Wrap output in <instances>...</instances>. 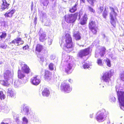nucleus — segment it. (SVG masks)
Returning a JSON list of instances; mask_svg holds the SVG:
<instances>
[{"label": "nucleus", "instance_id": "nucleus-1", "mask_svg": "<svg viewBox=\"0 0 124 124\" xmlns=\"http://www.w3.org/2000/svg\"><path fill=\"white\" fill-rule=\"evenodd\" d=\"M65 37L66 45V46L64 47V49L68 53H69L72 50L73 44L72 38L70 35L68 33L66 34Z\"/></svg>", "mask_w": 124, "mask_h": 124}, {"label": "nucleus", "instance_id": "nucleus-2", "mask_svg": "<svg viewBox=\"0 0 124 124\" xmlns=\"http://www.w3.org/2000/svg\"><path fill=\"white\" fill-rule=\"evenodd\" d=\"M108 113L105 109H103L98 111L96 114V119L99 122L103 121L105 119Z\"/></svg>", "mask_w": 124, "mask_h": 124}, {"label": "nucleus", "instance_id": "nucleus-3", "mask_svg": "<svg viewBox=\"0 0 124 124\" xmlns=\"http://www.w3.org/2000/svg\"><path fill=\"white\" fill-rule=\"evenodd\" d=\"M12 77L11 73L10 71L8 70H6L4 73V77L6 80H0V83L5 86H8L9 85V83L8 82V81Z\"/></svg>", "mask_w": 124, "mask_h": 124}, {"label": "nucleus", "instance_id": "nucleus-4", "mask_svg": "<svg viewBox=\"0 0 124 124\" xmlns=\"http://www.w3.org/2000/svg\"><path fill=\"white\" fill-rule=\"evenodd\" d=\"M118 101L120 103V107L121 109L124 110V92L121 91H117L116 86Z\"/></svg>", "mask_w": 124, "mask_h": 124}, {"label": "nucleus", "instance_id": "nucleus-5", "mask_svg": "<svg viewBox=\"0 0 124 124\" xmlns=\"http://www.w3.org/2000/svg\"><path fill=\"white\" fill-rule=\"evenodd\" d=\"M78 14V13H76L74 14L66 15L64 17L65 20L68 23H73L76 20Z\"/></svg>", "mask_w": 124, "mask_h": 124}, {"label": "nucleus", "instance_id": "nucleus-6", "mask_svg": "<svg viewBox=\"0 0 124 124\" xmlns=\"http://www.w3.org/2000/svg\"><path fill=\"white\" fill-rule=\"evenodd\" d=\"M111 12L110 13V23L114 27L116 26V21L115 19H116V16L117 14L115 11L114 8L111 7H110Z\"/></svg>", "mask_w": 124, "mask_h": 124}, {"label": "nucleus", "instance_id": "nucleus-7", "mask_svg": "<svg viewBox=\"0 0 124 124\" xmlns=\"http://www.w3.org/2000/svg\"><path fill=\"white\" fill-rule=\"evenodd\" d=\"M72 88L67 84L63 82L61 86V90L66 93H69L72 90Z\"/></svg>", "mask_w": 124, "mask_h": 124}, {"label": "nucleus", "instance_id": "nucleus-8", "mask_svg": "<svg viewBox=\"0 0 124 124\" xmlns=\"http://www.w3.org/2000/svg\"><path fill=\"white\" fill-rule=\"evenodd\" d=\"M90 47L80 50L78 54V55L80 58L85 56L89 54L90 52Z\"/></svg>", "mask_w": 124, "mask_h": 124}, {"label": "nucleus", "instance_id": "nucleus-9", "mask_svg": "<svg viewBox=\"0 0 124 124\" xmlns=\"http://www.w3.org/2000/svg\"><path fill=\"white\" fill-rule=\"evenodd\" d=\"M109 76V73L108 72H106L103 73V76L102 77L103 81L106 83L108 85V83L110 80Z\"/></svg>", "mask_w": 124, "mask_h": 124}, {"label": "nucleus", "instance_id": "nucleus-10", "mask_svg": "<svg viewBox=\"0 0 124 124\" xmlns=\"http://www.w3.org/2000/svg\"><path fill=\"white\" fill-rule=\"evenodd\" d=\"M67 64L66 65L65 70L66 72L68 74L70 73L71 72V69L72 67V65L70 62V61L66 60Z\"/></svg>", "mask_w": 124, "mask_h": 124}, {"label": "nucleus", "instance_id": "nucleus-11", "mask_svg": "<svg viewBox=\"0 0 124 124\" xmlns=\"http://www.w3.org/2000/svg\"><path fill=\"white\" fill-rule=\"evenodd\" d=\"M31 83L33 85H37L40 83L41 80L38 76L32 78L31 79Z\"/></svg>", "mask_w": 124, "mask_h": 124}, {"label": "nucleus", "instance_id": "nucleus-12", "mask_svg": "<svg viewBox=\"0 0 124 124\" xmlns=\"http://www.w3.org/2000/svg\"><path fill=\"white\" fill-rule=\"evenodd\" d=\"M2 2V4H1V8L0 9V11H2L6 9H8L9 5V4L7 3L6 0H3Z\"/></svg>", "mask_w": 124, "mask_h": 124}, {"label": "nucleus", "instance_id": "nucleus-13", "mask_svg": "<svg viewBox=\"0 0 124 124\" xmlns=\"http://www.w3.org/2000/svg\"><path fill=\"white\" fill-rule=\"evenodd\" d=\"M21 66L22 70L23 72L27 74H28L30 73V69L26 64H22Z\"/></svg>", "mask_w": 124, "mask_h": 124}, {"label": "nucleus", "instance_id": "nucleus-14", "mask_svg": "<svg viewBox=\"0 0 124 124\" xmlns=\"http://www.w3.org/2000/svg\"><path fill=\"white\" fill-rule=\"evenodd\" d=\"M39 39L40 41L42 42L44 41L47 39L46 35L45 32H41V31H40L39 33Z\"/></svg>", "mask_w": 124, "mask_h": 124}, {"label": "nucleus", "instance_id": "nucleus-15", "mask_svg": "<svg viewBox=\"0 0 124 124\" xmlns=\"http://www.w3.org/2000/svg\"><path fill=\"white\" fill-rule=\"evenodd\" d=\"M52 73L48 71H46L45 72V78L46 80L49 81L51 79Z\"/></svg>", "mask_w": 124, "mask_h": 124}, {"label": "nucleus", "instance_id": "nucleus-16", "mask_svg": "<svg viewBox=\"0 0 124 124\" xmlns=\"http://www.w3.org/2000/svg\"><path fill=\"white\" fill-rule=\"evenodd\" d=\"M73 36L75 39L76 40H79L81 39V34L78 31L75 32L73 33Z\"/></svg>", "mask_w": 124, "mask_h": 124}, {"label": "nucleus", "instance_id": "nucleus-17", "mask_svg": "<svg viewBox=\"0 0 124 124\" xmlns=\"http://www.w3.org/2000/svg\"><path fill=\"white\" fill-rule=\"evenodd\" d=\"M15 12V11L14 10H9L6 13L5 15L6 17H11L13 15L14 13Z\"/></svg>", "mask_w": 124, "mask_h": 124}, {"label": "nucleus", "instance_id": "nucleus-18", "mask_svg": "<svg viewBox=\"0 0 124 124\" xmlns=\"http://www.w3.org/2000/svg\"><path fill=\"white\" fill-rule=\"evenodd\" d=\"M8 93L11 97L14 98L15 97V91L14 90L12 89L11 88L8 89Z\"/></svg>", "mask_w": 124, "mask_h": 124}, {"label": "nucleus", "instance_id": "nucleus-19", "mask_svg": "<svg viewBox=\"0 0 124 124\" xmlns=\"http://www.w3.org/2000/svg\"><path fill=\"white\" fill-rule=\"evenodd\" d=\"M21 40V38H19L15 39L14 40L12 41L11 42H10V43L14 44L16 46H19L20 41Z\"/></svg>", "mask_w": 124, "mask_h": 124}, {"label": "nucleus", "instance_id": "nucleus-20", "mask_svg": "<svg viewBox=\"0 0 124 124\" xmlns=\"http://www.w3.org/2000/svg\"><path fill=\"white\" fill-rule=\"evenodd\" d=\"M78 5V3L77 2L72 7V8L69 10V11L71 13H73L75 12L77 9Z\"/></svg>", "mask_w": 124, "mask_h": 124}, {"label": "nucleus", "instance_id": "nucleus-21", "mask_svg": "<svg viewBox=\"0 0 124 124\" xmlns=\"http://www.w3.org/2000/svg\"><path fill=\"white\" fill-rule=\"evenodd\" d=\"M87 19V16L85 14L81 20L80 24L82 25L85 24L86 23Z\"/></svg>", "mask_w": 124, "mask_h": 124}, {"label": "nucleus", "instance_id": "nucleus-22", "mask_svg": "<svg viewBox=\"0 0 124 124\" xmlns=\"http://www.w3.org/2000/svg\"><path fill=\"white\" fill-rule=\"evenodd\" d=\"M42 94L43 96H48L49 95V91L47 88H45L42 92Z\"/></svg>", "mask_w": 124, "mask_h": 124}, {"label": "nucleus", "instance_id": "nucleus-23", "mask_svg": "<svg viewBox=\"0 0 124 124\" xmlns=\"http://www.w3.org/2000/svg\"><path fill=\"white\" fill-rule=\"evenodd\" d=\"M7 35L6 33L5 32H0V41L5 39Z\"/></svg>", "mask_w": 124, "mask_h": 124}, {"label": "nucleus", "instance_id": "nucleus-24", "mask_svg": "<svg viewBox=\"0 0 124 124\" xmlns=\"http://www.w3.org/2000/svg\"><path fill=\"white\" fill-rule=\"evenodd\" d=\"M89 26V28H92L97 27L94 21H90Z\"/></svg>", "mask_w": 124, "mask_h": 124}, {"label": "nucleus", "instance_id": "nucleus-25", "mask_svg": "<svg viewBox=\"0 0 124 124\" xmlns=\"http://www.w3.org/2000/svg\"><path fill=\"white\" fill-rule=\"evenodd\" d=\"M18 78L21 79H22L25 77V75L21 72L20 70H18Z\"/></svg>", "mask_w": 124, "mask_h": 124}, {"label": "nucleus", "instance_id": "nucleus-26", "mask_svg": "<svg viewBox=\"0 0 124 124\" xmlns=\"http://www.w3.org/2000/svg\"><path fill=\"white\" fill-rule=\"evenodd\" d=\"M42 49V46L39 44L37 45L36 47V50L39 52H40Z\"/></svg>", "mask_w": 124, "mask_h": 124}, {"label": "nucleus", "instance_id": "nucleus-27", "mask_svg": "<svg viewBox=\"0 0 124 124\" xmlns=\"http://www.w3.org/2000/svg\"><path fill=\"white\" fill-rule=\"evenodd\" d=\"M29 111V108L28 106H25L23 109V112L25 115H28Z\"/></svg>", "mask_w": 124, "mask_h": 124}, {"label": "nucleus", "instance_id": "nucleus-28", "mask_svg": "<svg viewBox=\"0 0 124 124\" xmlns=\"http://www.w3.org/2000/svg\"><path fill=\"white\" fill-rule=\"evenodd\" d=\"M7 46L5 43V42L3 43L1 42H0V48L5 49L7 48Z\"/></svg>", "mask_w": 124, "mask_h": 124}, {"label": "nucleus", "instance_id": "nucleus-29", "mask_svg": "<svg viewBox=\"0 0 124 124\" xmlns=\"http://www.w3.org/2000/svg\"><path fill=\"white\" fill-rule=\"evenodd\" d=\"M104 61L108 67H110L111 66V64L110 61L109 59L107 58L106 59L104 60Z\"/></svg>", "mask_w": 124, "mask_h": 124}, {"label": "nucleus", "instance_id": "nucleus-30", "mask_svg": "<svg viewBox=\"0 0 124 124\" xmlns=\"http://www.w3.org/2000/svg\"><path fill=\"white\" fill-rule=\"evenodd\" d=\"M89 62H85L84 64H83V67L84 69H87L89 67Z\"/></svg>", "mask_w": 124, "mask_h": 124}, {"label": "nucleus", "instance_id": "nucleus-31", "mask_svg": "<svg viewBox=\"0 0 124 124\" xmlns=\"http://www.w3.org/2000/svg\"><path fill=\"white\" fill-rule=\"evenodd\" d=\"M41 2L44 6H46L48 3V0H41Z\"/></svg>", "mask_w": 124, "mask_h": 124}, {"label": "nucleus", "instance_id": "nucleus-32", "mask_svg": "<svg viewBox=\"0 0 124 124\" xmlns=\"http://www.w3.org/2000/svg\"><path fill=\"white\" fill-rule=\"evenodd\" d=\"M106 50V49L104 47L102 48L100 53V55L101 57L103 56L105 54Z\"/></svg>", "mask_w": 124, "mask_h": 124}, {"label": "nucleus", "instance_id": "nucleus-33", "mask_svg": "<svg viewBox=\"0 0 124 124\" xmlns=\"http://www.w3.org/2000/svg\"><path fill=\"white\" fill-rule=\"evenodd\" d=\"M42 22H45L46 21V13L44 12H42Z\"/></svg>", "mask_w": 124, "mask_h": 124}, {"label": "nucleus", "instance_id": "nucleus-34", "mask_svg": "<svg viewBox=\"0 0 124 124\" xmlns=\"http://www.w3.org/2000/svg\"><path fill=\"white\" fill-rule=\"evenodd\" d=\"M89 29L93 34H96L97 32V27H94V28Z\"/></svg>", "mask_w": 124, "mask_h": 124}, {"label": "nucleus", "instance_id": "nucleus-35", "mask_svg": "<svg viewBox=\"0 0 124 124\" xmlns=\"http://www.w3.org/2000/svg\"><path fill=\"white\" fill-rule=\"evenodd\" d=\"M120 77L121 80L124 82V70L120 74Z\"/></svg>", "mask_w": 124, "mask_h": 124}, {"label": "nucleus", "instance_id": "nucleus-36", "mask_svg": "<svg viewBox=\"0 0 124 124\" xmlns=\"http://www.w3.org/2000/svg\"><path fill=\"white\" fill-rule=\"evenodd\" d=\"M5 96V95L3 93V92H0V100H2L4 99Z\"/></svg>", "mask_w": 124, "mask_h": 124}, {"label": "nucleus", "instance_id": "nucleus-37", "mask_svg": "<svg viewBox=\"0 0 124 124\" xmlns=\"http://www.w3.org/2000/svg\"><path fill=\"white\" fill-rule=\"evenodd\" d=\"M97 62L98 64L100 66H102L103 65V64L102 63V60L100 59H98Z\"/></svg>", "mask_w": 124, "mask_h": 124}, {"label": "nucleus", "instance_id": "nucleus-38", "mask_svg": "<svg viewBox=\"0 0 124 124\" xmlns=\"http://www.w3.org/2000/svg\"><path fill=\"white\" fill-rule=\"evenodd\" d=\"M54 64L52 63H50L49 65V69L51 70H53L54 69Z\"/></svg>", "mask_w": 124, "mask_h": 124}, {"label": "nucleus", "instance_id": "nucleus-39", "mask_svg": "<svg viewBox=\"0 0 124 124\" xmlns=\"http://www.w3.org/2000/svg\"><path fill=\"white\" fill-rule=\"evenodd\" d=\"M88 9L91 12H92L93 13L95 12V10L92 8L90 6H88Z\"/></svg>", "mask_w": 124, "mask_h": 124}, {"label": "nucleus", "instance_id": "nucleus-40", "mask_svg": "<svg viewBox=\"0 0 124 124\" xmlns=\"http://www.w3.org/2000/svg\"><path fill=\"white\" fill-rule=\"evenodd\" d=\"M46 22H45V25L46 26H48L50 24V23L49 20L47 19L46 20Z\"/></svg>", "mask_w": 124, "mask_h": 124}, {"label": "nucleus", "instance_id": "nucleus-41", "mask_svg": "<svg viewBox=\"0 0 124 124\" xmlns=\"http://www.w3.org/2000/svg\"><path fill=\"white\" fill-rule=\"evenodd\" d=\"M47 40L48 41V43L49 45H50L52 44V40L50 38H48Z\"/></svg>", "mask_w": 124, "mask_h": 124}, {"label": "nucleus", "instance_id": "nucleus-42", "mask_svg": "<svg viewBox=\"0 0 124 124\" xmlns=\"http://www.w3.org/2000/svg\"><path fill=\"white\" fill-rule=\"evenodd\" d=\"M104 9V8L103 7H100L98 9V12L99 13H101L102 12Z\"/></svg>", "mask_w": 124, "mask_h": 124}, {"label": "nucleus", "instance_id": "nucleus-43", "mask_svg": "<svg viewBox=\"0 0 124 124\" xmlns=\"http://www.w3.org/2000/svg\"><path fill=\"white\" fill-rule=\"evenodd\" d=\"M107 11H104L103 14V16L104 18H106L107 16Z\"/></svg>", "mask_w": 124, "mask_h": 124}, {"label": "nucleus", "instance_id": "nucleus-44", "mask_svg": "<svg viewBox=\"0 0 124 124\" xmlns=\"http://www.w3.org/2000/svg\"><path fill=\"white\" fill-rule=\"evenodd\" d=\"M87 1L89 3L91 4L93 6L94 3V0H87Z\"/></svg>", "mask_w": 124, "mask_h": 124}, {"label": "nucleus", "instance_id": "nucleus-45", "mask_svg": "<svg viewBox=\"0 0 124 124\" xmlns=\"http://www.w3.org/2000/svg\"><path fill=\"white\" fill-rule=\"evenodd\" d=\"M23 123L25 124H27L28 122V120L27 119L24 117L23 119Z\"/></svg>", "mask_w": 124, "mask_h": 124}, {"label": "nucleus", "instance_id": "nucleus-46", "mask_svg": "<svg viewBox=\"0 0 124 124\" xmlns=\"http://www.w3.org/2000/svg\"><path fill=\"white\" fill-rule=\"evenodd\" d=\"M110 101L112 102H115L116 101V99L114 97H112L110 99Z\"/></svg>", "mask_w": 124, "mask_h": 124}, {"label": "nucleus", "instance_id": "nucleus-47", "mask_svg": "<svg viewBox=\"0 0 124 124\" xmlns=\"http://www.w3.org/2000/svg\"><path fill=\"white\" fill-rule=\"evenodd\" d=\"M29 46L28 45H26L23 47V50H26L29 48Z\"/></svg>", "mask_w": 124, "mask_h": 124}, {"label": "nucleus", "instance_id": "nucleus-48", "mask_svg": "<svg viewBox=\"0 0 124 124\" xmlns=\"http://www.w3.org/2000/svg\"><path fill=\"white\" fill-rule=\"evenodd\" d=\"M3 25L4 26H5V23L3 21H0V26Z\"/></svg>", "mask_w": 124, "mask_h": 124}, {"label": "nucleus", "instance_id": "nucleus-49", "mask_svg": "<svg viewBox=\"0 0 124 124\" xmlns=\"http://www.w3.org/2000/svg\"><path fill=\"white\" fill-rule=\"evenodd\" d=\"M106 41V42H108L109 41V38L108 37H107L105 39H104Z\"/></svg>", "mask_w": 124, "mask_h": 124}, {"label": "nucleus", "instance_id": "nucleus-50", "mask_svg": "<svg viewBox=\"0 0 124 124\" xmlns=\"http://www.w3.org/2000/svg\"><path fill=\"white\" fill-rule=\"evenodd\" d=\"M14 85L15 87H16L17 86V82L16 81L14 82Z\"/></svg>", "mask_w": 124, "mask_h": 124}, {"label": "nucleus", "instance_id": "nucleus-51", "mask_svg": "<svg viewBox=\"0 0 124 124\" xmlns=\"http://www.w3.org/2000/svg\"><path fill=\"white\" fill-rule=\"evenodd\" d=\"M23 42H24L23 41V40H21H21L20 41L19 45L23 44Z\"/></svg>", "mask_w": 124, "mask_h": 124}, {"label": "nucleus", "instance_id": "nucleus-52", "mask_svg": "<svg viewBox=\"0 0 124 124\" xmlns=\"http://www.w3.org/2000/svg\"><path fill=\"white\" fill-rule=\"evenodd\" d=\"M50 59L51 60H54L55 58V57L53 55H51L50 56Z\"/></svg>", "mask_w": 124, "mask_h": 124}, {"label": "nucleus", "instance_id": "nucleus-53", "mask_svg": "<svg viewBox=\"0 0 124 124\" xmlns=\"http://www.w3.org/2000/svg\"><path fill=\"white\" fill-rule=\"evenodd\" d=\"M37 18L36 17H35L34 18V22L35 24L37 23Z\"/></svg>", "mask_w": 124, "mask_h": 124}, {"label": "nucleus", "instance_id": "nucleus-54", "mask_svg": "<svg viewBox=\"0 0 124 124\" xmlns=\"http://www.w3.org/2000/svg\"><path fill=\"white\" fill-rule=\"evenodd\" d=\"M81 3H85V0H80Z\"/></svg>", "mask_w": 124, "mask_h": 124}, {"label": "nucleus", "instance_id": "nucleus-55", "mask_svg": "<svg viewBox=\"0 0 124 124\" xmlns=\"http://www.w3.org/2000/svg\"><path fill=\"white\" fill-rule=\"evenodd\" d=\"M16 121L18 123H19V119L18 118H16Z\"/></svg>", "mask_w": 124, "mask_h": 124}, {"label": "nucleus", "instance_id": "nucleus-56", "mask_svg": "<svg viewBox=\"0 0 124 124\" xmlns=\"http://www.w3.org/2000/svg\"><path fill=\"white\" fill-rule=\"evenodd\" d=\"M102 36L104 39H105L107 37L104 34H102Z\"/></svg>", "mask_w": 124, "mask_h": 124}, {"label": "nucleus", "instance_id": "nucleus-57", "mask_svg": "<svg viewBox=\"0 0 124 124\" xmlns=\"http://www.w3.org/2000/svg\"><path fill=\"white\" fill-rule=\"evenodd\" d=\"M40 60L42 62H43L44 61V59L43 57H41L40 58Z\"/></svg>", "mask_w": 124, "mask_h": 124}, {"label": "nucleus", "instance_id": "nucleus-58", "mask_svg": "<svg viewBox=\"0 0 124 124\" xmlns=\"http://www.w3.org/2000/svg\"><path fill=\"white\" fill-rule=\"evenodd\" d=\"M93 114H91L90 115V117L91 118H92L93 117Z\"/></svg>", "mask_w": 124, "mask_h": 124}, {"label": "nucleus", "instance_id": "nucleus-59", "mask_svg": "<svg viewBox=\"0 0 124 124\" xmlns=\"http://www.w3.org/2000/svg\"><path fill=\"white\" fill-rule=\"evenodd\" d=\"M97 53H96V52L95 53V56L96 57H97L98 56V55H97Z\"/></svg>", "mask_w": 124, "mask_h": 124}, {"label": "nucleus", "instance_id": "nucleus-60", "mask_svg": "<svg viewBox=\"0 0 124 124\" xmlns=\"http://www.w3.org/2000/svg\"><path fill=\"white\" fill-rule=\"evenodd\" d=\"M69 81L71 83L72 82V80L70 79Z\"/></svg>", "mask_w": 124, "mask_h": 124}, {"label": "nucleus", "instance_id": "nucleus-61", "mask_svg": "<svg viewBox=\"0 0 124 124\" xmlns=\"http://www.w3.org/2000/svg\"><path fill=\"white\" fill-rule=\"evenodd\" d=\"M1 124H9L8 123H5L4 122L2 123Z\"/></svg>", "mask_w": 124, "mask_h": 124}, {"label": "nucleus", "instance_id": "nucleus-62", "mask_svg": "<svg viewBox=\"0 0 124 124\" xmlns=\"http://www.w3.org/2000/svg\"><path fill=\"white\" fill-rule=\"evenodd\" d=\"M11 36V35L10 34H9L8 35V37H9V39H10V38Z\"/></svg>", "mask_w": 124, "mask_h": 124}, {"label": "nucleus", "instance_id": "nucleus-63", "mask_svg": "<svg viewBox=\"0 0 124 124\" xmlns=\"http://www.w3.org/2000/svg\"><path fill=\"white\" fill-rule=\"evenodd\" d=\"M70 57L69 56H68L67 57V59H70Z\"/></svg>", "mask_w": 124, "mask_h": 124}, {"label": "nucleus", "instance_id": "nucleus-64", "mask_svg": "<svg viewBox=\"0 0 124 124\" xmlns=\"http://www.w3.org/2000/svg\"><path fill=\"white\" fill-rule=\"evenodd\" d=\"M107 11V10H106V7H105V9L104 10V11Z\"/></svg>", "mask_w": 124, "mask_h": 124}]
</instances>
